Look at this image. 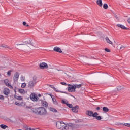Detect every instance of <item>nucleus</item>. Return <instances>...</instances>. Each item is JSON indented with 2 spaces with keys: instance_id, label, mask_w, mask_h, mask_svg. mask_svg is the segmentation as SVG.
Wrapping results in <instances>:
<instances>
[{
  "instance_id": "obj_1",
  "label": "nucleus",
  "mask_w": 130,
  "mask_h": 130,
  "mask_svg": "<svg viewBox=\"0 0 130 130\" xmlns=\"http://www.w3.org/2000/svg\"><path fill=\"white\" fill-rule=\"evenodd\" d=\"M56 126L57 128L62 130H72L73 127L70 125L66 124L62 121H58L56 122Z\"/></svg>"
},
{
  "instance_id": "obj_2",
  "label": "nucleus",
  "mask_w": 130,
  "mask_h": 130,
  "mask_svg": "<svg viewBox=\"0 0 130 130\" xmlns=\"http://www.w3.org/2000/svg\"><path fill=\"white\" fill-rule=\"evenodd\" d=\"M32 111L34 113L38 114V115H46L47 113L46 109L43 107L32 108Z\"/></svg>"
},
{
  "instance_id": "obj_3",
  "label": "nucleus",
  "mask_w": 130,
  "mask_h": 130,
  "mask_svg": "<svg viewBox=\"0 0 130 130\" xmlns=\"http://www.w3.org/2000/svg\"><path fill=\"white\" fill-rule=\"evenodd\" d=\"M36 84H37V77H36V76H34L32 79L29 81L28 87L30 89H33Z\"/></svg>"
},
{
  "instance_id": "obj_4",
  "label": "nucleus",
  "mask_w": 130,
  "mask_h": 130,
  "mask_svg": "<svg viewBox=\"0 0 130 130\" xmlns=\"http://www.w3.org/2000/svg\"><path fill=\"white\" fill-rule=\"evenodd\" d=\"M39 67L42 70H44L45 69H48V65H47V63H46V62H44L40 63Z\"/></svg>"
},
{
  "instance_id": "obj_5",
  "label": "nucleus",
  "mask_w": 130,
  "mask_h": 130,
  "mask_svg": "<svg viewBox=\"0 0 130 130\" xmlns=\"http://www.w3.org/2000/svg\"><path fill=\"white\" fill-rule=\"evenodd\" d=\"M76 85H73L72 86L69 87L68 88V92H71L73 93L74 92H76Z\"/></svg>"
},
{
  "instance_id": "obj_6",
  "label": "nucleus",
  "mask_w": 130,
  "mask_h": 130,
  "mask_svg": "<svg viewBox=\"0 0 130 130\" xmlns=\"http://www.w3.org/2000/svg\"><path fill=\"white\" fill-rule=\"evenodd\" d=\"M30 97V99L32 100V101H37V100H38V96H37V95L35 93H31Z\"/></svg>"
},
{
  "instance_id": "obj_7",
  "label": "nucleus",
  "mask_w": 130,
  "mask_h": 130,
  "mask_svg": "<svg viewBox=\"0 0 130 130\" xmlns=\"http://www.w3.org/2000/svg\"><path fill=\"white\" fill-rule=\"evenodd\" d=\"M4 83L6 86H7L8 88H10V89H13V86H12V85H11V84H10V83H9V79H6L4 80Z\"/></svg>"
},
{
  "instance_id": "obj_8",
  "label": "nucleus",
  "mask_w": 130,
  "mask_h": 130,
  "mask_svg": "<svg viewBox=\"0 0 130 130\" xmlns=\"http://www.w3.org/2000/svg\"><path fill=\"white\" fill-rule=\"evenodd\" d=\"M19 75L18 72L15 73L13 77L14 82H18V80H19Z\"/></svg>"
},
{
  "instance_id": "obj_9",
  "label": "nucleus",
  "mask_w": 130,
  "mask_h": 130,
  "mask_svg": "<svg viewBox=\"0 0 130 130\" xmlns=\"http://www.w3.org/2000/svg\"><path fill=\"white\" fill-rule=\"evenodd\" d=\"M54 51H55L56 52H59V53H61L62 52V51H61V49L60 48L58 47H55L53 49Z\"/></svg>"
},
{
  "instance_id": "obj_10",
  "label": "nucleus",
  "mask_w": 130,
  "mask_h": 130,
  "mask_svg": "<svg viewBox=\"0 0 130 130\" xmlns=\"http://www.w3.org/2000/svg\"><path fill=\"white\" fill-rule=\"evenodd\" d=\"M79 108V106L76 105L75 107H72V110L73 112H75V113H78V109Z\"/></svg>"
},
{
  "instance_id": "obj_11",
  "label": "nucleus",
  "mask_w": 130,
  "mask_h": 130,
  "mask_svg": "<svg viewBox=\"0 0 130 130\" xmlns=\"http://www.w3.org/2000/svg\"><path fill=\"white\" fill-rule=\"evenodd\" d=\"M3 93L4 95H6V96H8L9 94H10V89L6 88L3 91Z\"/></svg>"
},
{
  "instance_id": "obj_12",
  "label": "nucleus",
  "mask_w": 130,
  "mask_h": 130,
  "mask_svg": "<svg viewBox=\"0 0 130 130\" xmlns=\"http://www.w3.org/2000/svg\"><path fill=\"white\" fill-rule=\"evenodd\" d=\"M116 26L118 27V28L122 29V30H125V29H126V27H125V26L122 24H117Z\"/></svg>"
},
{
  "instance_id": "obj_13",
  "label": "nucleus",
  "mask_w": 130,
  "mask_h": 130,
  "mask_svg": "<svg viewBox=\"0 0 130 130\" xmlns=\"http://www.w3.org/2000/svg\"><path fill=\"white\" fill-rule=\"evenodd\" d=\"M86 115H88V116L92 117L93 115V111H87L86 112Z\"/></svg>"
},
{
  "instance_id": "obj_14",
  "label": "nucleus",
  "mask_w": 130,
  "mask_h": 130,
  "mask_svg": "<svg viewBox=\"0 0 130 130\" xmlns=\"http://www.w3.org/2000/svg\"><path fill=\"white\" fill-rule=\"evenodd\" d=\"M51 88H52V89H53V90L57 92V93H66L63 91H60L59 90H58V89L54 87V86L51 87Z\"/></svg>"
},
{
  "instance_id": "obj_15",
  "label": "nucleus",
  "mask_w": 130,
  "mask_h": 130,
  "mask_svg": "<svg viewBox=\"0 0 130 130\" xmlns=\"http://www.w3.org/2000/svg\"><path fill=\"white\" fill-rule=\"evenodd\" d=\"M96 3L98 4L99 7H102L103 4L102 3V0H97Z\"/></svg>"
},
{
  "instance_id": "obj_16",
  "label": "nucleus",
  "mask_w": 130,
  "mask_h": 130,
  "mask_svg": "<svg viewBox=\"0 0 130 130\" xmlns=\"http://www.w3.org/2000/svg\"><path fill=\"white\" fill-rule=\"evenodd\" d=\"M51 98L52 99V101L54 104H55V105H57L58 104V103H57V101H56V99L54 98H53L52 96H51Z\"/></svg>"
},
{
  "instance_id": "obj_17",
  "label": "nucleus",
  "mask_w": 130,
  "mask_h": 130,
  "mask_svg": "<svg viewBox=\"0 0 130 130\" xmlns=\"http://www.w3.org/2000/svg\"><path fill=\"white\" fill-rule=\"evenodd\" d=\"M31 40L30 38H28L27 41H25V43L26 44H31Z\"/></svg>"
},
{
  "instance_id": "obj_18",
  "label": "nucleus",
  "mask_w": 130,
  "mask_h": 130,
  "mask_svg": "<svg viewBox=\"0 0 130 130\" xmlns=\"http://www.w3.org/2000/svg\"><path fill=\"white\" fill-rule=\"evenodd\" d=\"M42 105H43L45 107H46L48 106V104H47V102L46 101H42Z\"/></svg>"
},
{
  "instance_id": "obj_19",
  "label": "nucleus",
  "mask_w": 130,
  "mask_h": 130,
  "mask_svg": "<svg viewBox=\"0 0 130 130\" xmlns=\"http://www.w3.org/2000/svg\"><path fill=\"white\" fill-rule=\"evenodd\" d=\"M49 109L50 111H51L52 112H57V110H56L53 108L50 107V108H49Z\"/></svg>"
},
{
  "instance_id": "obj_20",
  "label": "nucleus",
  "mask_w": 130,
  "mask_h": 130,
  "mask_svg": "<svg viewBox=\"0 0 130 130\" xmlns=\"http://www.w3.org/2000/svg\"><path fill=\"white\" fill-rule=\"evenodd\" d=\"M106 41H107V43H109V44H112V42L109 40V38H108V37H106Z\"/></svg>"
},
{
  "instance_id": "obj_21",
  "label": "nucleus",
  "mask_w": 130,
  "mask_h": 130,
  "mask_svg": "<svg viewBox=\"0 0 130 130\" xmlns=\"http://www.w3.org/2000/svg\"><path fill=\"white\" fill-rule=\"evenodd\" d=\"M103 111L104 112H108L109 111V109H108V108H107L106 107H104L103 108Z\"/></svg>"
},
{
  "instance_id": "obj_22",
  "label": "nucleus",
  "mask_w": 130,
  "mask_h": 130,
  "mask_svg": "<svg viewBox=\"0 0 130 130\" xmlns=\"http://www.w3.org/2000/svg\"><path fill=\"white\" fill-rule=\"evenodd\" d=\"M0 127L1 128H3V129H6V128H8V126L5 125V124H1L0 125Z\"/></svg>"
},
{
  "instance_id": "obj_23",
  "label": "nucleus",
  "mask_w": 130,
  "mask_h": 130,
  "mask_svg": "<svg viewBox=\"0 0 130 130\" xmlns=\"http://www.w3.org/2000/svg\"><path fill=\"white\" fill-rule=\"evenodd\" d=\"M120 125H125V126H127V127H130V123H120Z\"/></svg>"
},
{
  "instance_id": "obj_24",
  "label": "nucleus",
  "mask_w": 130,
  "mask_h": 130,
  "mask_svg": "<svg viewBox=\"0 0 130 130\" xmlns=\"http://www.w3.org/2000/svg\"><path fill=\"white\" fill-rule=\"evenodd\" d=\"M61 103H62L63 104H66L67 105L69 103V102H68L67 100H62Z\"/></svg>"
},
{
  "instance_id": "obj_25",
  "label": "nucleus",
  "mask_w": 130,
  "mask_h": 130,
  "mask_svg": "<svg viewBox=\"0 0 130 130\" xmlns=\"http://www.w3.org/2000/svg\"><path fill=\"white\" fill-rule=\"evenodd\" d=\"M15 97L17 100H22V99H23V98L21 96L15 95Z\"/></svg>"
},
{
  "instance_id": "obj_26",
  "label": "nucleus",
  "mask_w": 130,
  "mask_h": 130,
  "mask_svg": "<svg viewBox=\"0 0 130 130\" xmlns=\"http://www.w3.org/2000/svg\"><path fill=\"white\" fill-rule=\"evenodd\" d=\"M76 85V89L77 88V89H80V88H81V87H82L83 86V84H74Z\"/></svg>"
},
{
  "instance_id": "obj_27",
  "label": "nucleus",
  "mask_w": 130,
  "mask_h": 130,
  "mask_svg": "<svg viewBox=\"0 0 130 130\" xmlns=\"http://www.w3.org/2000/svg\"><path fill=\"white\" fill-rule=\"evenodd\" d=\"M19 92L20 94H25V90L23 89H19Z\"/></svg>"
},
{
  "instance_id": "obj_28",
  "label": "nucleus",
  "mask_w": 130,
  "mask_h": 130,
  "mask_svg": "<svg viewBox=\"0 0 130 130\" xmlns=\"http://www.w3.org/2000/svg\"><path fill=\"white\" fill-rule=\"evenodd\" d=\"M92 116V117H95V118H96V117L98 116V113L95 112L93 113Z\"/></svg>"
},
{
  "instance_id": "obj_29",
  "label": "nucleus",
  "mask_w": 130,
  "mask_h": 130,
  "mask_svg": "<svg viewBox=\"0 0 130 130\" xmlns=\"http://www.w3.org/2000/svg\"><path fill=\"white\" fill-rule=\"evenodd\" d=\"M103 8H104L105 10L108 9V5H107V4H104Z\"/></svg>"
},
{
  "instance_id": "obj_30",
  "label": "nucleus",
  "mask_w": 130,
  "mask_h": 130,
  "mask_svg": "<svg viewBox=\"0 0 130 130\" xmlns=\"http://www.w3.org/2000/svg\"><path fill=\"white\" fill-rule=\"evenodd\" d=\"M20 80L22 82H24V81H25V76L22 75L20 77Z\"/></svg>"
},
{
  "instance_id": "obj_31",
  "label": "nucleus",
  "mask_w": 130,
  "mask_h": 130,
  "mask_svg": "<svg viewBox=\"0 0 130 130\" xmlns=\"http://www.w3.org/2000/svg\"><path fill=\"white\" fill-rule=\"evenodd\" d=\"M12 72V71H11V70H9V71H8V72H7L8 77H10L11 76V72Z\"/></svg>"
},
{
  "instance_id": "obj_32",
  "label": "nucleus",
  "mask_w": 130,
  "mask_h": 130,
  "mask_svg": "<svg viewBox=\"0 0 130 130\" xmlns=\"http://www.w3.org/2000/svg\"><path fill=\"white\" fill-rule=\"evenodd\" d=\"M23 26H25V27H29V25L27 24V23L25 21L23 22Z\"/></svg>"
},
{
  "instance_id": "obj_33",
  "label": "nucleus",
  "mask_w": 130,
  "mask_h": 130,
  "mask_svg": "<svg viewBox=\"0 0 130 130\" xmlns=\"http://www.w3.org/2000/svg\"><path fill=\"white\" fill-rule=\"evenodd\" d=\"M95 119H97V120H101L102 119V118H101L100 116H98Z\"/></svg>"
},
{
  "instance_id": "obj_34",
  "label": "nucleus",
  "mask_w": 130,
  "mask_h": 130,
  "mask_svg": "<svg viewBox=\"0 0 130 130\" xmlns=\"http://www.w3.org/2000/svg\"><path fill=\"white\" fill-rule=\"evenodd\" d=\"M25 129H26V130H35V129H34V128H29V127H28V126H26L25 127Z\"/></svg>"
},
{
  "instance_id": "obj_35",
  "label": "nucleus",
  "mask_w": 130,
  "mask_h": 130,
  "mask_svg": "<svg viewBox=\"0 0 130 130\" xmlns=\"http://www.w3.org/2000/svg\"><path fill=\"white\" fill-rule=\"evenodd\" d=\"M67 105L68 106V107H69V108H72L73 107V105L71 104H69L68 103Z\"/></svg>"
},
{
  "instance_id": "obj_36",
  "label": "nucleus",
  "mask_w": 130,
  "mask_h": 130,
  "mask_svg": "<svg viewBox=\"0 0 130 130\" xmlns=\"http://www.w3.org/2000/svg\"><path fill=\"white\" fill-rule=\"evenodd\" d=\"M5 99V96L3 95H0V100H4Z\"/></svg>"
},
{
  "instance_id": "obj_37",
  "label": "nucleus",
  "mask_w": 130,
  "mask_h": 130,
  "mask_svg": "<svg viewBox=\"0 0 130 130\" xmlns=\"http://www.w3.org/2000/svg\"><path fill=\"white\" fill-rule=\"evenodd\" d=\"M26 83H22V85H21V87L22 88H25V87H26Z\"/></svg>"
},
{
  "instance_id": "obj_38",
  "label": "nucleus",
  "mask_w": 130,
  "mask_h": 130,
  "mask_svg": "<svg viewBox=\"0 0 130 130\" xmlns=\"http://www.w3.org/2000/svg\"><path fill=\"white\" fill-rule=\"evenodd\" d=\"M124 48H125V46H122L120 47V49H121L122 50H124Z\"/></svg>"
},
{
  "instance_id": "obj_39",
  "label": "nucleus",
  "mask_w": 130,
  "mask_h": 130,
  "mask_svg": "<svg viewBox=\"0 0 130 130\" xmlns=\"http://www.w3.org/2000/svg\"><path fill=\"white\" fill-rule=\"evenodd\" d=\"M105 51H106V52H110V50H109V49H108L107 48H106L105 49Z\"/></svg>"
},
{
  "instance_id": "obj_40",
  "label": "nucleus",
  "mask_w": 130,
  "mask_h": 130,
  "mask_svg": "<svg viewBox=\"0 0 130 130\" xmlns=\"http://www.w3.org/2000/svg\"><path fill=\"white\" fill-rule=\"evenodd\" d=\"M60 84H61V85H63V86H67V83L66 82H60Z\"/></svg>"
},
{
  "instance_id": "obj_41",
  "label": "nucleus",
  "mask_w": 130,
  "mask_h": 130,
  "mask_svg": "<svg viewBox=\"0 0 130 130\" xmlns=\"http://www.w3.org/2000/svg\"><path fill=\"white\" fill-rule=\"evenodd\" d=\"M118 91H120V90H121L122 89V87L121 86H119L117 88Z\"/></svg>"
},
{
  "instance_id": "obj_42",
  "label": "nucleus",
  "mask_w": 130,
  "mask_h": 130,
  "mask_svg": "<svg viewBox=\"0 0 130 130\" xmlns=\"http://www.w3.org/2000/svg\"><path fill=\"white\" fill-rule=\"evenodd\" d=\"M16 105H18V106H20V103H18L17 102H15Z\"/></svg>"
},
{
  "instance_id": "obj_43",
  "label": "nucleus",
  "mask_w": 130,
  "mask_h": 130,
  "mask_svg": "<svg viewBox=\"0 0 130 130\" xmlns=\"http://www.w3.org/2000/svg\"><path fill=\"white\" fill-rule=\"evenodd\" d=\"M2 47L8 48V46H7L6 45H2Z\"/></svg>"
},
{
  "instance_id": "obj_44",
  "label": "nucleus",
  "mask_w": 130,
  "mask_h": 130,
  "mask_svg": "<svg viewBox=\"0 0 130 130\" xmlns=\"http://www.w3.org/2000/svg\"><path fill=\"white\" fill-rule=\"evenodd\" d=\"M25 44H17L16 45H24Z\"/></svg>"
},
{
  "instance_id": "obj_45",
  "label": "nucleus",
  "mask_w": 130,
  "mask_h": 130,
  "mask_svg": "<svg viewBox=\"0 0 130 130\" xmlns=\"http://www.w3.org/2000/svg\"><path fill=\"white\" fill-rule=\"evenodd\" d=\"M96 110H100V107H97Z\"/></svg>"
},
{
  "instance_id": "obj_46",
  "label": "nucleus",
  "mask_w": 130,
  "mask_h": 130,
  "mask_svg": "<svg viewBox=\"0 0 130 130\" xmlns=\"http://www.w3.org/2000/svg\"><path fill=\"white\" fill-rule=\"evenodd\" d=\"M67 86H68V87H71L73 85H71V84H67Z\"/></svg>"
},
{
  "instance_id": "obj_47",
  "label": "nucleus",
  "mask_w": 130,
  "mask_h": 130,
  "mask_svg": "<svg viewBox=\"0 0 130 130\" xmlns=\"http://www.w3.org/2000/svg\"><path fill=\"white\" fill-rule=\"evenodd\" d=\"M38 97H41V94H38Z\"/></svg>"
},
{
  "instance_id": "obj_48",
  "label": "nucleus",
  "mask_w": 130,
  "mask_h": 130,
  "mask_svg": "<svg viewBox=\"0 0 130 130\" xmlns=\"http://www.w3.org/2000/svg\"><path fill=\"white\" fill-rule=\"evenodd\" d=\"M115 18H116V19H117V16H116V15H115Z\"/></svg>"
}]
</instances>
